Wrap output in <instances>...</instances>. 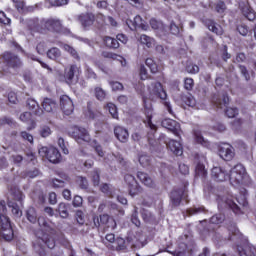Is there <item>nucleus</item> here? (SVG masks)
<instances>
[{"label":"nucleus","instance_id":"obj_1","mask_svg":"<svg viewBox=\"0 0 256 256\" xmlns=\"http://www.w3.org/2000/svg\"><path fill=\"white\" fill-rule=\"evenodd\" d=\"M0 237L4 241H13L15 234L13 233V227L11 226V221L9 217L0 215Z\"/></svg>","mask_w":256,"mask_h":256},{"label":"nucleus","instance_id":"obj_2","mask_svg":"<svg viewBox=\"0 0 256 256\" xmlns=\"http://www.w3.org/2000/svg\"><path fill=\"white\" fill-rule=\"evenodd\" d=\"M217 201L218 207H220L221 209H231L236 215H239V213H241V206L235 203V201L233 200V196H218Z\"/></svg>","mask_w":256,"mask_h":256},{"label":"nucleus","instance_id":"obj_3","mask_svg":"<svg viewBox=\"0 0 256 256\" xmlns=\"http://www.w3.org/2000/svg\"><path fill=\"white\" fill-rule=\"evenodd\" d=\"M187 201L189 203V200H187V188L184 186L182 188H175L170 193V205L171 207H179L181 205V201Z\"/></svg>","mask_w":256,"mask_h":256},{"label":"nucleus","instance_id":"obj_4","mask_svg":"<svg viewBox=\"0 0 256 256\" xmlns=\"http://www.w3.org/2000/svg\"><path fill=\"white\" fill-rule=\"evenodd\" d=\"M245 175V167L241 164L235 165L228 174V179L232 185H239L243 181Z\"/></svg>","mask_w":256,"mask_h":256},{"label":"nucleus","instance_id":"obj_5","mask_svg":"<svg viewBox=\"0 0 256 256\" xmlns=\"http://www.w3.org/2000/svg\"><path fill=\"white\" fill-rule=\"evenodd\" d=\"M3 59L7 67H10V69H14V71H17L18 69H21V67H23V61L18 55L10 52H5L3 54Z\"/></svg>","mask_w":256,"mask_h":256},{"label":"nucleus","instance_id":"obj_6","mask_svg":"<svg viewBox=\"0 0 256 256\" xmlns=\"http://www.w3.org/2000/svg\"><path fill=\"white\" fill-rule=\"evenodd\" d=\"M149 99L151 101H156V99H161L162 101H165L167 99V92L163 89V85H161V82L153 83L150 88V95Z\"/></svg>","mask_w":256,"mask_h":256},{"label":"nucleus","instance_id":"obj_7","mask_svg":"<svg viewBox=\"0 0 256 256\" xmlns=\"http://www.w3.org/2000/svg\"><path fill=\"white\" fill-rule=\"evenodd\" d=\"M41 25L44 29H47V31H54V33H61L63 31V23L56 18L42 20Z\"/></svg>","mask_w":256,"mask_h":256},{"label":"nucleus","instance_id":"obj_8","mask_svg":"<svg viewBox=\"0 0 256 256\" xmlns=\"http://www.w3.org/2000/svg\"><path fill=\"white\" fill-rule=\"evenodd\" d=\"M124 181L128 185V191L131 197H135V195H139L141 193V187L139 186V183H137V180H135V176L126 174L124 176Z\"/></svg>","mask_w":256,"mask_h":256},{"label":"nucleus","instance_id":"obj_9","mask_svg":"<svg viewBox=\"0 0 256 256\" xmlns=\"http://www.w3.org/2000/svg\"><path fill=\"white\" fill-rule=\"evenodd\" d=\"M69 135H71V137H73L77 143H81L82 141H89V133L85 128L74 126L71 131H69Z\"/></svg>","mask_w":256,"mask_h":256},{"label":"nucleus","instance_id":"obj_10","mask_svg":"<svg viewBox=\"0 0 256 256\" xmlns=\"http://www.w3.org/2000/svg\"><path fill=\"white\" fill-rule=\"evenodd\" d=\"M161 125L162 127H164V129H168V131L174 133L176 137H179V135H181V124H179V122L173 119L166 118L162 120Z\"/></svg>","mask_w":256,"mask_h":256},{"label":"nucleus","instance_id":"obj_11","mask_svg":"<svg viewBox=\"0 0 256 256\" xmlns=\"http://www.w3.org/2000/svg\"><path fill=\"white\" fill-rule=\"evenodd\" d=\"M60 107L64 113V115H71L75 107L73 106V100L67 95H63L60 97Z\"/></svg>","mask_w":256,"mask_h":256},{"label":"nucleus","instance_id":"obj_12","mask_svg":"<svg viewBox=\"0 0 256 256\" xmlns=\"http://www.w3.org/2000/svg\"><path fill=\"white\" fill-rule=\"evenodd\" d=\"M219 156L224 161H231V159L235 157V149H233L229 144H223L219 148Z\"/></svg>","mask_w":256,"mask_h":256},{"label":"nucleus","instance_id":"obj_13","mask_svg":"<svg viewBox=\"0 0 256 256\" xmlns=\"http://www.w3.org/2000/svg\"><path fill=\"white\" fill-rule=\"evenodd\" d=\"M211 176L214 181L218 182L227 181V179H229V173H227V170L218 166L212 168Z\"/></svg>","mask_w":256,"mask_h":256},{"label":"nucleus","instance_id":"obj_14","mask_svg":"<svg viewBox=\"0 0 256 256\" xmlns=\"http://www.w3.org/2000/svg\"><path fill=\"white\" fill-rule=\"evenodd\" d=\"M78 21L79 23H81L84 29H87V27H91V25L95 23V14L93 13L80 14L78 16Z\"/></svg>","mask_w":256,"mask_h":256},{"label":"nucleus","instance_id":"obj_15","mask_svg":"<svg viewBox=\"0 0 256 256\" xmlns=\"http://www.w3.org/2000/svg\"><path fill=\"white\" fill-rule=\"evenodd\" d=\"M214 105L218 107V109H223L229 105V96L226 93H221L218 95H214L212 99Z\"/></svg>","mask_w":256,"mask_h":256},{"label":"nucleus","instance_id":"obj_16","mask_svg":"<svg viewBox=\"0 0 256 256\" xmlns=\"http://www.w3.org/2000/svg\"><path fill=\"white\" fill-rule=\"evenodd\" d=\"M26 107L29 109V111H33L34 115H38V117H41V115H43V109L39 107V103H37L36 100L33 98L27 99Z\"/></svg>","mask_w":256,"mask_h":256},{"label":"nucleus","instance_id":"obj_17","mask_svg":"<svg viewBox=\"0 0 256 256\" xmlns=\"http://www.w3.org/2000/svg\"><path fill=\"white\" fill-rule=\"evenodd\" d=\"M114 135L121 143H127V139H129V132L121 126L114 128Z\"/></svg>","mask_w":256,"mask_h":256},{"label":"nucleus","instance_id":"obj_18","mask_svg":"<svg viewBox=\"0 0 256 256\" xmlns=\"http://www.w3.org/2000/svg\"><path fill=\"white\" fill-rule=\"evenodd\" d=\"M50 163H61V152L55 147H50L47 158Z\"/></svg>","mask_w":256,"mask_h":256},{"label":"nucleus","instance_id":"obj_19","mask_svg":"<svg viewBox=\"0 0 256 256\" xmlns=\"http://www.w3.org/2000/svg\"><path fill=\"white\" fill-rule=\"evenodd\" d=\"M38 227H40V229H43V231H47L48 233H53L54 229H53V223L51 221H49L47 218L40 216L38 218Z\"/></svg>","mask_w":256,"mask_h":256},{"label":"nucleus","instance_id":"obj_20","mask_svg":"<svg viewBox=\"0 0 256 256\" xmlns=\"http://www.w3.org/2000/svg\"><path fill=\"white\" fill-rule=\"evenodd\" d=\"M41 105L46 113H53L57 109V102L52 98H44Z\"/></svg>","mask_w":256,"mask_h":256},{"label":"nucleus","instance_id":"obj_21","mask_svg":"<svg viewBox=\"0 0 256 256\" xmlns=\"http://www.w3.org/2000/svg\"><path fill=\"white\" fill-rule=\"evenodd\" d=\"M237 253L239 256H249V255L256 256V247L251 244L246 245L244 248L241 246H238Z\"/></svg>","mask_w":256,"mask_h":256},{"label":"nucleus","instance_id":"obj_22","mask_svg":"<svg viewBox=\"0 0 256 256\" xmlns=\"http://www.w3.org/2000/svg\"><path fill=\"white\" fill-rule=\"evenodd\" d=\"M137 177L139 181H141V183H143V185L146 187H155V182L153 181V178L149 176V174L139 171L137 173Z\"/></svg>","mask_w":256,"mask_h":256},{"label":"nucleus","instance_id":"obj_23","mask_svg":"<svg viewBox=\"0 0 256 256\" xmlns=\"http://www.w3.org/2000/svg\"><path fill=\"white\" fill-rule=\"evenodd\" d=\"M167 145L170 151L174 153V155H178V156L183 155V147L181 146V143H179L178 141L170 140Z\"/></svg>","mask_w":256,"mask_h":256},{"label":"nucleus","instance_id":"obj_24","mask_svg":"<svg viewBox=\"0 0 256 256\" xmlns=\"http://www.w3.org/2000/svg\"><path fill=\"white\" fill-rule=\"evenodd\" d=\"M45 239L38 238L34 244V250L39 256H47V251L45 250Z\"/></svg>","mask_w":256,"mask_h":256},{"label":"nucleus","instance_id":"obj_25","mask_svg":"<svg viewBox=\"0 0 256 256\" xmlns=\"http://www.w3.org/2000/svg\"><path fill=\"white\" fill-rule=\"evenodd\" d=\"M26 219L29 221V223H32V225H35L39 221V216L37 215V210L34 207L28 208L26 211Z\"/></svg>","mask_w":256,"mask_h":256},{"label":"nucleus","instance_id":"obj_26","mask_svg":"<svg viewBox=\"0 0 256 256\" xmlns=\"http://www.w3.org/2000/svg\"><path fill=\"white\" fill-rule=\"evenodd\" d=\"M75 73H77V66L72 65L68 69L65 70V80L68 85H71L73 83V79L75 78Z\"/></svg>","mask_w":256,"mask_h":256},{"label":"nucleus","instance_id":"obj_27","mask_svg":"<svg viewBox=\"0 0 256 256\" xmlns=\"http://www.w3.org/2000/svg\"><path fill=\"white\" fill-rule=\"evenodd\" d=\"M207 27L209 31H212V33H216V35H223V28H221L219 24L215 23V21L208 20Z\"/></svg>","mask_w":256,"mask_h":256},{"label":"nucleus","instance_id":"obj_28","mask_svg":"<svg viewBox=\"0 0 256 256\" xmlns=\"http://www.w3.org/2000/svg\"><path fill=\"white\" fill-rule=\"evenodd\" d=\"M20 121L23 123H31L32 127H28L27 130L31 131V129H35V121H32L30 112H24L19 117Z\"/></svg>","mask_w":256,"mask_h":256},{"label":"nucleus","instance_id":"obj_29","mask_svg":"<svg viewBox=\"0 0 256 256\" xmlns=\"http://www.w3.org/2000/svg\"><path fill=\"white\" fill-rule=\"evenodd\" d=\"M57 211L62 219H67V217H69V206L66 203H60Z\"/></svg>","mask_w":256,"mask_h":256},{"label":"nucleus","instance_id":"obj_30","mask_svg":"<svg viewBox=\"0 0 256 256\" xmlns=\"http://www.w3.org/2000/svg\"><path fill=\"white\" fill-rule=\"evenodd\" d=\"M104 43L110 49H119V40H117L115 38L106 36V37H104Z\"/></svg>","mask_w":256,"mask_h":256},{"label":"nucleus","instance_id":"obj_31","mask_svg":"<svg viewBox=\"0 0 256 256\" xmlns=\"http://www.w3.org/2000/svg\"><path fill=\"white\" fill-rule=\"evenodd\" d=\"M139 41L142 45H145L146 47H148V49H151V47L155 45V40L145 34L140 36Z\"/></svg>","mask_w":256,"mask_h":256},{"label":"nucleus","instance_id":"obj_32","mask_svg":"<svg viewBox=\"0 0 256 256\" xmlns=\"http://www.w3.org/2000/svg\"><path fill=\"white\" fill-rule=\"evenodd\" d=\"M47 57H48V59L57 61V59H59V57H61V50H59V48H57V47H53L47 51Z\"/></svg>","mask_w":256,"mask_h":256},{"label":"nucleus","instance_id":"obj_33","mask_svg":"<svg viewBox=\"0 0 256 256\" xmlns=\"http://www.w3.org/2000/svg\"><path fill=\"white\" fill-rule=\"evenodd\" d=\"M181 99L185 105H188V107H195L196 101L195 97L191 94H182Z\"/></svg>","mask_w":256,"mask_h":256},{"label":"nucleus","instance_id":"obj_34","mask_svg":"<svg viewBox=\"0 0 256 256\" xmlns=\"http://www.w3.org/2000/svg\"><path fill=\"white\" fill-rule=\"evenodd\" d=\"M187 215H199V213H207L204 206L192 207L186 210Z\"/></svg>","mask_w":256,"mask_h":256},{"label":"nucleus","instance_id":"obj_35","mask_svg":"<svg viewBox=\"0 0 256 256\" xmlns=\"http://www.w3.org/2000/svg\"><path fill=\"white\" fill-rule=\"evenodd\" d=\"M11 198L21 203L23 201V193L18 188H12L10 191Z\"/></svg>","mask_w":256,"mask_h":256},{"label":"nucleus","instance_id":"obj_36","mask_svg":"<svg viewBox=\"0 0 256 256\" xmlns=\"http://www.w3.org/2000/svg\"><path fill=\"white\" fill-rule=\"evenodd\" d=\"M62 47L64 51H67V53H69L74 59H77V61H79V53L77 52V50H75V48H73V46H69V44H64L62 45Z\"/></svg>","mask_w":256,"mask_h":256},{"label":"nucleus","instance_id":"obj_37","mask_svg":"<svg viewBox=\"0 0 256 256\" xmlns=\"http://www.w3.org/2000/svg\"><path fill=\"white\" fill-rule=\"evenodd\" d=\"M194 139L196 143H199L200 145H204V147H207L208 145L207 140H205L201 131L199 130L194 131Z\"/></svg>","mask_w":256,"mask_h":256},{"label":"nucleus","instance_id":"obj_38","mask_svg":"<svg viewBox=\"0 0 256 256\" xmlns=\"http://www.w3.org/2000/svg\"><path fill=\"white\" fill-rule=\"evenodd\" d=\"M223 221H225V214L223 213L215 214L210 218V223H212L213 225H219L223 223Z\"/></svg>","mask_w":256,"mask_h":256},{"label":"nucleus","instance_id":"obj_39","mask_svg":"<svg viewBox=\"0 0 256 256\" xmlns=\"http://www.w3.org/2000/svg\"><path fill=\"white\" fill-rule=\"evenodd\" d=\"M51 127L48 125H42L39 129V135L43 137V139H47L51 135Z\"/></svg>","mask_w":256,"mask_h":256},{"label":"nucleus","instance_id":"obj_40","mask_svg":"<svg viewBox=\"0 0 256 256\" xmlns=\"http://www.w3.org/2000/svg\"><path fill=\"white\" fill-rule=\"evenodd\" d=\"M95 97L98 101H105V97H107V92L103 90L101 87H96L94 90Z\"/></svg>","mask_w":256,"mask_h":256},{"label":"nucleus","instance_id":"obj_41","mask_svg":"<svg viewBox=\"0 0 256 256\" xmlns=\"http://www.w3.org/2000/svg\"><path fill=\"white\" fill-rule=\"evenodd\" d=\"M242 13H243L244 17H246V19H248V21H255V19H256L255 11H253L249 8H243Z\"/></svg>","mask_w":256,"mask_h":256},{"label":"nucleus","instance_id":"obj_42","mask_svg":"<svg viewBox=\"0 0 256 256\" xmlns=\"http://www.w3.org/2000/svg\"><path fill=\"white\" fill-rule=\"evenodd\" d=\"M141 215L145 223H151L152 221H155V216L149 210L142 211Z\"/></svg>","mask_w":256,"mask_h":256},{"label":"nucleus","instance_id":"obj_43","mask_svg":"<svg viewBox=\"0 0 256 256\" xmlns=\"http://www.w3.org/2000/svg\"><path fill=\"white\" fill-rule=\"evenodd\" d=\"M100 191H102V193H105V195H108V197H113V186L107 183L101 185Z\"/></svg>","mask_w":256,"mask_h":256},{"label":"nucleus","instance_id":"obj_44","mask_svg":"<svg viewBox=\"0 0 256 256\" xmlns=\"http://www.w3.org/2000/svg\"><path fill=\"white\" fill-rule=\"evenodd\" d=\"M100 171L99 169H95L94 171H92L91 173V177H92V182L94 184L95 187H97L101 181V178H100Z\"/></svg>","mask_w":256,"mask_h":256},{"label":"nucleus","instance_id":"obj_45","mask_svg":"<svg viewBox=\"0 0 256 256\" xmlns=\"http://www.w3.org/2000/svg\"><path fill=\"white\" fill-rule=\"evenodd\" d=\"M115 243L117 251H125V249H127V243L125 242V239L116 238Z\"/></svg>","mask_w":256,"mask_h":256},{"label":"nucleus","instance_id":"obj_46","mask_svg":"<svg viewBox=\"0 0 256 256\" xmlns=\"http://www.w3.org/2000/svg\"><path fill=\"white\" fill-rule=\"evenodd\" d=\"M0 125H9V127H15V125H17V122H15L13 118L5 116L0 119Z\"/></svg>","mask_w":256,"mask_h":256},{"label":"nucleus","instance_id":"obj_47","mask_svg":"<svg viewBox=\"0 0 256 256\" xmlns=\"http://www.w3.org/2000/svg\"><path fill=\"white\" fill-rule=\"evenodd\" d=\"M195 171L200 177H205V175H207V170L205 169V165L201 162L197 163Z\"/></svg>","mask_w":256,"mask_h":256},{"label":"nucleus","instance_id":"obj_48","mask_svg":"<svg viewBox=\"0 0 256 256\" xmlns=\"http://www.w3.org/2000/svg\"><path fill=\"white\" fill-rule=\"evenodd\" d=\"M107 109L110 115L113 117V119H119V114L117 113V106H115V104L109 103L107 105Z\"/></svg>","mask_w":256,"mask_h":256},{"label":"nucleus","instance_id":"obj_49","mask_svg":"<svg viewBox=\"0 0 256 256\" xmlns=\"http://www.w3.org/2000/svg\"><path fill=\"white\" fill-rule=\"evenodd\" d=\"M238 69L241 75L244 77L245 81H251V75L249 74V70L244 65H239Z\"/></svg>","mask_w":256,"mask_h":256},{"label":"nucleus","instance_id":"obj_50","mask_svg":"<svg viewBox=\"0 0 256 256\" xmlns=\"http://www.w3.org/2000/svg\"><path fill=\"white\" fill-rule=\"evenodd\" d=\"M76 221L80 227H83L85 225V214L81 210L76 211Z\"/></svg>","mask_w":256,"mask_h":256},{"label":"nucleus","instance_id":"obj_51","mask_svg":"<svg viewBox=\"0 0 256 256\" xmlns=\"http://www.w3.org/2000/svg\"><path fill=\"white\" fill-rule=\"evenodd\" d=\"M52 7H61L67 5L69 0H46Z\"/></svg>","mask_w":256,"mask_h":256},{"label":"nucleus","instance_id":"obj_52","mask_svg":"<svg viewBox=\"0 0 256 256\" xmlns=\"http://www.w3.org/2000/svg\"><path fill=\"white\" fill-rule=\"evenodd\" d=\"M8 207L12 208L13 215H16V217H21V210H19V205L10 201V202H8Z\"/></svg>","mask_w":256,"mask_h":256},{"label":"nucleus","instance_id":"obj_53","mask_svg":"<svg viewBox=\"0 0 256 256\" xmlns=\"http://www.w3.org/2000/svg\"><path fill=\"white\" fill-rule=\"evenodd\" d=\"M169 29H170L172 35H179V33H181V31H183V28L177 26V24H175V22L170 23Z\"/></svg>","mask_w":256,"mask_h":256},{"label":"nucleus","instance_id":"obj_54","mask_svg":"<svg viewBox=\"0 0 256 256\" xmlns=\"http://www.w3.org/2000/svg\"><path fill=\"white\" fill-rule=\"evenodd\" d=\"M52 185L55 189H62L63 187H65V180H60L57 178H53L52 179Z\"/></svg>","mask_w":256,"mask_h":256},{"label":"nucleus","instance_id":"obj_55","mask_svg":"<svg viewBox=\"0 0 256 256\" xmlns=\"http://www.w3.org/2000/svg\"><path fill=\"white\" fill-rule=\"evenodd\" d=\"M139 163L142 167H147L151 163V158L148 155H141L139 157Z\"/></svg>","mask_w":256,"mask_h":256},{"label":"nucleus","instance_id":"obj_56","mask_svg":"<svg viewBox=\"0 0 256 256\" xmlns=\"http://www.w3.org/2000/svg\"><path fill=\"white\" fill-rule=\"evenodd\" d=\"M233 61L234 63H245L247 61V56L245 53L239 52L236 54V57Z\"/></svg>","mask_w":256,"mask_h":256},{"label":"nucleus","instance_id":"obj_57","mask_svg":"<svg viewBox=\"0 0 256 256\" xmlns=\"http://www.w3.org/2000/svg\"><path fill=\"white\" fill-rule=\"evenodd\" d=\"M194 86H195V82L193 81L192 78H186L184 80V88L187 91H192Z\"/></svg>","mask_w":256,"mask_h":256},{"label":"nucleus","instance_id":"obj_58","mask_svg":"<svg viewBox=\"0 0 256 256\" xmlns=\"http://www.w3.org/2000/svg\"><path fill=\"white\" fill-rule=\"evenodd\" d=\"M131 221L136 227H141V221L139 220V217H137V207H134Z\"/></svg>","mask_w":256,"mask_h":256},{"label":"nucleus","instance_id":"obj_59","mask_svg":"<svg viewBox=\"0 0 256 256\" xmlns=\"http://www.w3.org/2000/svg\"><path fill=\"white\" fill-rule=\"evenodd\" d=\"M20 137H21L24 141H28V143H33V135H31V134L28 133L27 131H22V132H20Z\"/></svg>","mask_w":256,"mask_h":256},{"label":"nucleus","instance_id":"obj_60","mask_svg":"<svg viewBox=\"0 0 256 256\" xmlns=\"http://www.w3.org/2000/svg\"><path fill=\"white\" fill-rule=\"evenodd\" d=\"M225 113L227 117H229L230 119H233V117L239 114V110H237V108H227Z\"/></svg>","mask_w":256,"mask_h":256},{"label":"nucleus","instance_id":"obj_61","mask_svg":"<svg viewBox=\"0 0 256 256\" xmlns=\"http://www.w3.org/2000/svg\"><path fill=\"white\" fill-rule=\"evenodd\" d=\"M78 183L80 185V188L87 189L89 187V182L87 181V178L83 176L78 177Z\"/></svg>","mask_w":256,"mask_h":256},{"label":"nucleus","instance_id":"obj_62","mask_svg":"<svg viewBox=\"0 0 256 256\" xmlns=\"http://www.w3.org/2000/svg\"><path fill=\"white\" fill-rule=\"evenodd\" d=\"M186 71L187 73H198L199 72V66L195 65V64H189L186 66Z\"/></svg>","mask_w":256,"mask_h":256},{"label":"nucleus","instance_id":"obj_63","mask_svg":"<svg viewBox=\"0 0 256 256\" xmlns=\"http://www.w3.org/2000/svg\"><path fill=\"white\" fill-rule=\"evenodd\" d=\"M44 244L47 245L48 249H55V239L53 237L46 238Z\"/></svg>","mask_w":256,"mask_h":256},{"label":"nucleus","instance_id":"obj_64","mask_svg":"<svg viewBox=\"0 0 256 256\" xmlns=\"http://www.w3.org/2000/svg\"><path fill=\"white\" fill-rule=\"evenodd\" d=\"M72 205L73 207H81V205H83V198L79 195L74 196Z\"/></svg>","mask_w":256,"mask_h":256}]
</instances>
